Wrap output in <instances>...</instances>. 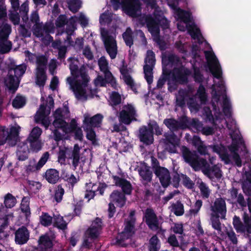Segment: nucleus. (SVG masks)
Wrapping results in <instances>:
<instances>
[{"mask_svg":"<svg viewBox=\"0 0 251 251\" xmlns=\"http://www.w3.org/2000/svg\"><path fill=\"white\" fill-rule=\"evenodd\" d=\"M86 66L89 67L88 65H83L79 69L77 65L74 63H71L69 66L72 77H68L67 82L79 100H86L88 97L85 88L87 86L90 77L86 74Z\"/></svg>","mask_w":251,"mask_h":251,"instance_id":"f257e3e1","label":"nucleus"},{"mask_svg":"<svg viewBox=\"0 0 251 251\" xmlns=\"http://www.w3.org/2000/svg\"><path fill=\"white\" fill-rule=\"evenodd\" d=\"M145 22L149 31L152 36L158 39L157 44L161 50L165 49L166 43L164 41L160 39V27L163 30L170 28V21L165 17L161 11L155 10L153 13V17L148 15L145 18Z\"/></svg>","mask_w":251,"mask_h":251,"instance_id":"f03ea898","label":"nucleus"},{"mask_svg":"<svg viewBox=\"0 0 251 251\" xmlns=\"http://www.w3.org/2000/svg\"><path fill=\"white\" fill-rule=\"evenodd\" d=\"M27 65L24 63L19 65L11 64L8 67V73L4 77L3 80L5 85L12 91V92L17 89L21 77L25 73Z\"/></svg>","mask_w":251,"mask_h":251,"instance_id":"7ed1b4c3","label":"nucleus"},{"mask_svg":"<svg viewBox=\"0 0 251 251\" xmlns=\"http://www.w3.org/2000/svg\"><path fill=\"white\" fill-rule=\"evenodd\" d=\"M98 65L100 71L104 74V77L98 75L95 78V86L106 87L107 84H110L114 89L117 90L118 83L108 68V62L105 56H102L98 60Z\"/></svg>","mask_w":251,"mask_h":251,"instance_id":"20e7f679","label":"nucleus"},{"mask_svg":"<svg viewBox=\"0 0 251 251\" xmlns=\"http://www.w3.org/2000/svg\"><path fill=\"white\" fill-rule=\"evenodd\" d=\"M182 156L185 162L189 164L195 171L199 170L202 167H206L208 164L206 160L200 158L196 151H191L185 146L181 149Z\"/></svg>","mask_w":251,"mask_h":251,"instance_id":"39448f33","label":"nucleus"},{"mask_svg":"<svg viewBox=\"0 0 251 251\" xmlns=\"http://www.w3.org/2000/svg\"><path fill=\"white\" fill-rule=\"evenodd\" d=\"M113 9L118 10L121 5L129 16L136 17L138 12H141V3L139 0H111Z\"/></svg>","mask_w":251,"mask_h":251,"instance_id":"423d86ee","label":"nucleus"},{"mask_svg":"<svg viewBox=\"0 0 251 251\" xmlns=\"http://www.w3.org/2000/svg\"><path fill=\"white\" fill-rule=\"evenodd\" d=\"M54 106V100L51 97L49 96L46 104H41L38 111L35 115L34 118L36 123H41L46 128L50 124V121L48 117L50 113V110Z\"/></svg>","mask_w":251,"mask_h":251,"instance_id":"0eeeda50","label":"nucleus"},{"mask_svg":"<svg viewBox=\"0 0 251 251\" xmlns=\"http://www.w3.org/2000/svg\"><path fill=\"white\" fill-rule=\"evenodd\" d=\"M80 148L75 144L73 150L64 147L60 149L58 154V161L61 164H64L66 158L73 160L72 164L75 169L78 165L80 160Z\"/></svg>","mask_w":251,"mask_h":251,"instance_id":"6e6552de","label":"nucleus"},{"mask_svg":"<svg viewBox=\"0 0 251 251\" xmlns=\"http://www.w3.org/2000/svg\"><path fill=\"white\" fill-rule=\"evenodd\" d=\"M100 36L106 52L111 59L115 58L118 51L116 36L110 35L105 28H100Z\"/></svg>","mask_w":251,"mask_h":251,"instance_id":"1a4fd4ad","label":"nucleus"},{"mask_svg":"<svg viewBox=\"0 0 251 251\" xmlns=\"http://www.w3.org/2000/svg\"><path fill=\"white\" fill-rule=\"evenodd\" d=\"M11 32V27L7 22L0 24V53L1 54L9 52L12 49V43L8 40Z\"/></svg>","mask_w":251,"mask_h":251,"instance_id":"9d476101","label":"nucleus"},{"mask_svg":"<svg viewBox=\"0 0 251 251\" xmlns=\"http://www.w3.org/2000/svg\"><path fill=\"white\" fill-rule=\"evenodd\" d=\"M54 24L51 22H47L44 24L41 22L38 25H33L32 28L33 34L37 38H41L42 41L45 39L52 40L53 38L50 34L54 32Z\"/></svg>","mask_w":251,"mask_h":251,"instance_id":"9b49d317","label":"nucleus"},{"mask_svg":"<svg viewBox=\"0 0 251 251\" xmlns=\"http://www.w3.org/2000/svg\"><path fill=\"white\" fill-rule=\"evenodd\" d=\"M19 128L12 126L9 130L4 126H0V145L7 141L9 145L15 146L18 140Z\"/></svg>","mask_w":251,"mask_h":251,"instance_id":"f8f14e48","label":"nucleus"},{"mask_svg":"<svg viewBox=\"0 0 251 251\" xmlns=\"http://www.w3.org/2000/svg\"><path fill=\"white\" fill-rule=\"evenodd\" d=\"M156 59L154 52L152 50H148L145 59V64L143 70L146 79L149 85L153 82V69L155 64Z\"/></svg>","mask_w":251,"mask_h":251,"instance_id":"ddd939ff","label":"nucleus"},{"mask_svg":"<svg viewBox=\"0 0 251 251\" xmlns=\"http://www.w3.org/2000/svg\"><path fill=\"white\" fill-rule=\"evenodd\" d=\"M244 224L239 217L235 215L233 218V225L237 233H245L247 232L249 236H251V217L244 212L243 216Z\"/></svg>","mask_w":251,"mask_h":251,"instance_id":"4468645a","label":"nucleus"},{"mask_svg":"<svg viewBox=\"0 0 251 251\" xmlns=\"http://www.w3.org/2000/svg\"><path fill=\"white\" fill-rule=\"evenodd\" d=\"M152 160L154 164L157 163V165H159L157 159H152ZM153 168L154 169V173L156 177L159 178L162 186L164 188L168 187L171 182V177L169 171L165 167L159 165L155 166L154 165Z\"/></svg>","mask_w":251,"mask_h":251,"instance_id":"2eb2a0df","label":"nucleus"},{"mask_svg":"<svg viewBox=\"0 0 251 251\" xmlns=\"http://www.w3.org/2000/svg\"><path fill=\"white\" fill-rule=\"evenodd\" d=\"M191 74L189 69L182 66L175 67L172 72V78L174 81L179 84H185L188 82V76Z\"/></svg>","mask_w":251,"mask_h":251,"instance_id":"dca6fc26","label":"nucleus"},{"mask_svg":"<svg viewBox=\"0 0 251 251\" xmlns=\"http://www.w3.org/2000/svg\"><path fill=\"white\" fill-rule=\"evenodd\" d=\"M204 54L207 61H211L213 64V66L209 64V68L211 73L214 77L220 79L222 75V70L215 54L213 51H205Z\"/></svg>","mask_w":251,"mask_h":251,"instance_id":"f3484780","label":"nucleus"},{"mask_svg":"<svg viewBox=\"0 0 251 251\" xmlns=\"http://www.w3.org/2000/svg\"><path fill=\"white\" fill-rule=\"evenodd\" d=\"M136 111L134 107L130 104L123 106L122 110L119 113L120 122L126 125H129L132 121H136L135 118Z\"/></svg>","mask_w":251,"mask_h":251,"instance_id":"a211bd4d","label":"nucleus"},{"mask_svg":"<svg viewBox=\"0 0 251 251\" xmlns=\"http://www.w3.org/2000/svg\"><path fill=\"white\" fill-rule=\"evenodd\" d=\"M163 139V143L166 146V150L171 153L177 152L176 148L179 146L180 140L174 132H165Z\"/></svg>","mask_w":251,"mask_h":251,"instance_id":"6ab92c4d","label":"nucleus"},{"mask_svg":"<svg viewBox=\"0 0 251 251\" xmlns=\"http://www.w3.org/2000/svg\"><path fill=\"white\" fill-rule=\"evenodd\" d=\"M144 219L149 229L151 230H157L159 228V222L154 210L151 208H147L144 214Z\"/></svg>","mask_w":251,"mask_h":251,"instance_id":"aec40b11","label":"nucleus"},{"mask_svg":"<svg viewBox=\"0 0 251 251\" xmlns=\"http://www.w3.org/2000/svg\"><path fill=\"white\" fill-rule=\"evenodd\" d=\"M210 208L212 212L211 214L218 215L221 216V219H225L227 210L226 202L223 198H216Z\"/></svg>","mask_w":251,"mask_h":251,"instance_id":"412c9836","label":"nucleus"},{"mask_svg":"<svg viewBox=\"0 0 251 251\" xmlns=\"http://www.w3.org/2000/svg\"><path fill=\"white\" fill-rule=\"evenodd\" d=\"M84 129L86 132V137L94 144V116L86 113L84 115Z\"/></svg>","mask_w":251,"mask_h":251,"instance_id":"4be33fe9","label":"nucleus"},{"mask_svg":"<svg viewBox=\"0 0 251 251\" xmlns=\"http://www.w3.org/2000/svg\"><path fill=\"white\" fill-rule=\"evenodd\" d=\"M112 177L115 185L121 188L123 193L127 195L131 194L133 188L129 181L117 176H112Z\"/></svg>","mask_w":251,"mask_h":251,"instance_id":"5701e85b","label":"nucleus"},{"mask_svg":"<svg viewBox=\"0 0 251 251\" xmlns=\"http://www.w3.org/2000/svg\"><path fill=\"white\" fill-rule=\"evenodd\" d=\"M138 173L141 178L142 183L144 186H146L152 181V171L146 163H144L143 165L139 168Z\"/></svg>","mask_w":251,"mask_h":251,"instance_id":"b1692460","label":"nucleus"},{"mask_svg":"<svg viewBox=\"0 0 251 251\" xmlns=\"http://www.w3.org/2000/svg\"><path fill=\"white\" fill-rule=\"evenodd\" d=\"M29 239V232L25 226L19 228L15 232V241L17 244H25L27 243Z\"/></svg>","mask_w":251,"mask_h":251,"instance_id":"393cba45","label":"nucleus"},{"mask_svg":"<svg viewBox=\"0 0 251 251\" xmlns=\"http://www.w3.org/2000/svg\"><path fill=\"white\" fill-rule=\"evenodd\" d=\"M126 195L119 190H114L110 195V201L120 208L125 206L126 201Z\"/></svg>","mask_w":251,"mask_h":251,"instance_id":"a878e982","label":"nucleus"},{"mask_svg":"<svg viewBox=\"0 0 251 251\" xmlns=\"http://www.w3.org/2000/svg\"><path fill=\"white\" fill-rule=\"evenodd\" d=\"M152 129L143 126L139 129V138L144 144L149 145L153 142Z\"/></svg>","mask_w":251,"mask_h":251,"instance_id":"bb28decb","label":"nucleus"},{"mask_svg":"<svg viewBox=\"0 0 251 251\" xmlns=\"http://www.w3.org/2000/svg\"><path fill=\"white\" fill-rule=\"evenodd\" d=\"M164 124L170 130V132L176 131L180 129H184L186 125L184 121H178L174 118L165 119Z\"/></svg>","mask_w":251,"mask_h":251,"instance_id":"cd10ccee","label":"nucleus"},{"mask_svg":"<svg viewBox=\"0 0 251 251\" xmlns=\"http://www.w3.org/2000/svg\"><path fill=\"white\" fill-rule=\"evenodd\" d=\"M63 110L59 108L53 113L54 121L53 125L55 128H61L65 130V128L68 126V124L64 120V116L62 114Z\"/></svg>","mask_w":251,"mask_h":251,"instance_id":"c85d7f7f","label":"nucleus"},{"mask_svg":"<svg viewBox=\"0 0 251 251\" xmlns=\"http://www.w3.org/2000/svg\"><path fill=\"white\" fill-rule=\"evenodd\" d=\"M38 249L40 251H47L53 246L52 240L47 234L41 235L38 241Z\"/></svg>","mask_w":251,"mask_h":251,"instance_id":"c756f323","label":"nucleus"},{"mask_svg":"<svg viewBox=\"0 0 251 251\" xmlns=\"http://www.w3.org/2000/svg\"><path fill=\"white\" fill-rule=\"evenodd\" d=\"M64 132L66 133L73 132L75 134L76 139L81 140L83 138V133L81 129L78 127L75 120H72L67 128H65Z\"/></svg>","mask_w":251,"mask_h":251,"instance_id":"7c9ffc66","label":"nucleus"},{"mask_svg":"<svg viewBox=\"0 0 251 251\" xmlns=\"http://www.w3.org/2000/svg\"><path fill=\"white\" fill-rule=\"evenodd\" d=\"M43 176L49 183L52 184L56 183L60 178L59 172L54 169H48Z\"/></svg>","mask_w":251,"mask_h":251,"instance_id":"2f4dec72","label":"nucleus"},{"mask_svg":"<svg viewBox=\"0 0 251 251\" xmlns=\"http://www.w3.org/2000/svg\"><path fill=\"white\" fill-rule=\"evenodd\" d=\"M9 217L11 216L0 212V238L1 239L6 238L9 235L8 232L5 231V229L7 227Z\"/></svg>","mask_w":251,"mask_h":251,"instance_id":"473e14b6","label":"nucleus"},{"mask_svg":"<svg viewBox=\"0 0 251 251\" xmlns=\"http://www.w3.org/2000/svg\"><path fill=\"white\" fill-rule=\"evenodd\" d=\"M29 152V149L25 142L19 143L16 152L18 160L24 161L28 157Z\"/></svg>","mask_w":251,"mask_h":251,"instance_id":"72a5a7b5","label":"nucleus"},{"mask_svg":"<svg viewBox=\"0 0 251 251\" xmlns=\"http://www.w3.org/2000/svg\"><path fill=\"white\" fill-rule=\"evenodd\" d=\"M132 237L131 235L123 230L121 232L118 233L113 244L120 247H126L127 244L125 243V241L130 239Z\"/></svg>","mask_w":251,"mask_h":251,"instance_id":"f704fd0d","label":"nucleus"},{"mask_svg":"<svg viewBox=\"0 0 251 251\" xmlns=\"http://www.w3.org/2000/svg\"><path fill=\"white\" fill-rule=\"evenodd\" d=\"M94 241V226H91L85 231L83 246L86 248L92 246Z\"/></svg>","mask_w":251,"mask_h":251,"instance_id":"c9c22d12","label":"nucleus"},{"mask_svg":"<svg viewBox=\"0 0 251 251\" xmlns=\"http://www.w3.org/2000/svg\"><path fill=\"white\" fill-rule=\"evenodd\" d=\"M49 153L45 152L37 163L35 165H29L27 167V170L30 172H35L40 170L47 162L49 158Z\"/></svg>","mask_w":251,"mask_h":251,"instance_id":"e433bc0d","label":"nucleus"},{"mask_svg":"<svg viewBox=\"0 0 251 251\" xmlns=\"http://www.w3.org/2000/svg\"><path fill=\"white\" fill-rule=\"evenodd\" d=\"M46 70H35V83L39 87H43L47 79Z\"/></svg>","mask_w":251,"mask_h":251,"instance_id":"4c0bfd02","label":"nucleus"},{"mask_svg":"<svg viewBox=\"0 0 251 251\" xmlns=\"http://www.w3.org/2000/svg\"><path fill=\"white\" fill-rule=\"evenodd\" d=\"M133 31L130 27H127L126 31L123 33L122 36L126 45L130 48L134 43Z\"/></svg>","mask_w":251,"mask_h":251,"instance_id":"58836bf2","label":"nucleus"},{"mask_svg":"<svg viewBox=\"0 0 251 251\" xmlns=\"http://www.w3.org/2000/svg\"><path fill=\"white\" fill-rule=\"evenodd\" d=\"M180 61L179 58L175 54H171L167 57H163L162 60V66L177 65Z\"/></svg>","mask_w":251,"mask_h":251,"instance_id":"ea45409f","label":"nucleus"},{"mask_svg":"<svg viewBox=\"0 0 251 251\" xmlns=\"http://www.w3.org/2000/svg\"><path fill=\"white\" fill-rule=\"evenodd\" d=\"M161 247L160 241L156 235H153L149 240V251H158Z\"/></svg>","mask_w":251,"mask_h":251,"instance_id":"a19ab883","label":"nucleus"},{"mask_svg":"<svg viewBox=\"0 0 251 251\" xmlns=\"http://www.w3.org/2000/svg\"><path fill=\"white\" fill-rule=\"evenodd\" d=\"M77 17L75 16L72 17L69 20L67 24V27L65 30V32L67 34L73 35L75 30L76 29V24Z\"/></svg>","mask_w":251,"mask_h":251,"instance_id":"79ce46f5","label":"nucleus"},{"mask_svg":"<svg viewBox=\"0 0 251 251\" xmlns=\"http://www.w3.org/2000/svg\"><path fill=\"white\" fill-rule=\"evenodd\" d=\"M188 32L191 36V38L194 40L197 39L200 44H202V42L200 41V39H203L200 28L194 26H191L188 29Z\"/></svg>","mask_w":251,"mask_h":251,"instance_id":"37998d69","label":"nucleus"},{"mask_svg":"<svg viewBox=\"0 0 251 251\" xmlns=\"http://www.w3.org/2000/svg\"><path fill=\"white\" fill-rule=\"evenodd\" d=\"M54 226L60 229L65 230L67 228V223L63 217L59 215L53 216Z\"/></svg>","mask_w":251,"mask_h":251,"instance_id":"c03bdc74","label":"nucleus"},{"mask_svg":"<svg viewBox=\"0 0 251 251\" xmlns=\"http://www.w3.org/2000/svg\"><path fill=\"white\" fill-rule=\"evenodd\" d=\"M172 211L177 216H180L184 213L183 204L180 201H177L176 203L172 204Z\"/></svg>","mask_w":251,"mask_h":251,"instance_id":"a18cd8bd","label":"nucleus"},{"mask_svg":"<svg viewBox=\"0 0 251 251\" xmlns=\"http://www.w3.org/2000/svg\"><path fill=\"white\" fill-rule=\"evenodd\" d=\"M26 141L29 144V150L32 152H37L42 148L43 143L41 140H26Z\"/></svg>","mask_w":251,"mask_h":251,"instance_id":"49530a36","label":"nucleus"},{"mask_svg":"<svg viewBox=\"0 0 251 251\" xmlns=\"http://www.w3.org/2000/svg\"><path fill=\"white\" fill-rule=\"evenodd\" d=\"M48 58L43 55H39L35 62L36 68L35 70H46Z\"/></svg>","mask_w":251,"mask_h":251,"instance_id":"de8ad7c7","label":"nucleus"},{"mask_svg":"<svg viewBox=\"0 0 251 251\" xmlns=\"http://www.w3.org/2000/svg\"><path fill=\"white\" fill-rule=\"evenodd\" d=\"M135 223L132 220H126L124 223L125 227L123 230L133 236L135 233Z\"/></svg>","mask_w":251,"mask_h":251,"instance_id":"09e8293b","label":"nucleus"},{"mask_svg":"<svg viewBox=\"0 0 251 251\" xmlns=\"http://www.w3.org/2000/svg\"><path fill=\"white\" fill-rule=\"evenodd\" d=\"M177 16L181 21L185 23H187L190 21V13L185 10L179 8H178L177 10Z\"/></svg>","mask_w":251,"mask_h":251,"instance_id":"8fccbe9b","label":"nucleus"},{"mask_svg":"<svg viewBox=\"0 0 251 251\" xmlns=\"http://www.w3.org/2000/svg\"><path fill=\"white\" fill-rule=\"evenodd\" d=\"M53 219L48 213H43L39 217L40 223L44 226H49L51 225Z\"/></svg>","mask_w":251,"mask_h":251,"instance_id":"3c124183","label":"nucleus"},{"mask_svg":"<svg viewBox=\"0 0 251 251\" xmlns=\"http://www.w3.org/2000/svg\"><path fill=\"white\" fill-rule=\"evenodd\" d=\"M29 198L27 197H25L23 198L21 209L22 212L25 213L26 217L30 215V210L29 208Z\"/></svg>","mask_w":251,"mask_h":251,"instance_id":"603ef678","label":"nucleus"},{"mask_svg":"<svg viewBox=\"0 0 251 251\" xmlns=\"http://www.w3.org/2000/svg\"><path fill=\"white\" fill-rule=\"evenodd\" d=\"M64 189L61 184L58 185L54 190V199L56 202H60L63 199L64 194Z\"/></svg>","mask_w":251,"mask_h":251,"instance_id":"864d4df0","label":"nucleus"},{"mask_svg":"<svg viewBox=\"0 0 251 251\" xmlns=\"http://www.w3.org/2000/svg\"><path fill=\"white\" fill-rule=\"evenodd\" d=\"M69 9L73 12H76L81 7L82 1L80 0H69L67 1Z\"/></svg>","mask_w":251,"mask_h":251,"instance_id":"5fc2aeb1","label":"nucleus"},{"mask_svg":"<svg viewBox=\"0 0 251 251\" xmlns=\"http://www.w3.org/2000/svg\"><path fill=\"white\" fill-rule=\"evenodd\" d=\"M112 21V14L111 13L104 12L100 17V23L102 25H109Z\"/></svg>","mask_w":251,"mask_h":251,"instance_id":"6e6d98bb","label":"nucleus"},{"mask_svg":"<svg viewBox=\"0 0 251 251\" xmlns=\"http://www.w3.org/2000/svg\"><path fill=\"white\" fill-rule=\"evenodd\" d=\"M42 133V129L38 127H34L31 131L26 140H41L40 136Z\"/></svg>","mask_w":251,"mask_h":251,"instance_id":"4d7b16f0","label":"nucleus"},{"mask_svg":"<svg viewBox=\"0 0 251 251\" xmlns=\"http://www.w3.org/2000/svg\"><path fill=\"white\" fill-rule=\"evenodd\" d=\"M7 10L4 0H0V24L7 22Z\"/></svg>","mask_w":251,"mask_h":251,"instance_id":"13d9d810","label":"nucleus"},{"mask_svg":"<svg viewBox=\"0 0 251 251\" xmlns=\"http://www.w3.org/2000/svg\"><path fill=\"white\" fill-rule=\"evenodd\" d=\"M16 203V198L11 194L8 193L5 196L4 203L7 208L13 207Z\"/></svg>","mask_w":251,"mask_h":251,"instance_id":"bf43d9fd","label":"nucleus"},{"mask_svg":"<svg viewBox=\"0 0 251 251\" xmlns=\"http://www.w3.org/2000/svg\"><path fill=\"white\" fill-rule=\"evenodd\" d=\"M220 216L215 214H211V221L212 227L217 230H221V223L219 218Z\"/></svg>","mask_w":251,"mask_h":251,"instance_id":"052dcab7","label":"nucleus"},{"mask_svg":"<svg viewBox=\"0 0 251 251\" xmlns=\"http://www.w3.org/2000/svg\"><path fill=\"white\" fill-rule=\"evenodd\" d=\"M19 11L21 15L22 16V19L24 21L28 19L27 13L28 12V4L27 1L24 2L21 6H19Z\"/></svg>","mask_w":251,"mask_h":251,"instance_id":"680f3d73","label":"nucleus"},{"mask_svg":"<svg viewBox=\"0 0 251 251\" xmlns=\"http://www.w3.org/2000/svg\"><path fill=\"white\" fill-rule=\"evenodd\" d=\"M110 98L111 101V105L112 106H117L121 102V96L117 92H112Z\"/></svg>","mask_w":251,"mask_h":251,"instance_id":"e2e57ef3","label":"nucleus"},{"mask_svg":"<svg viewBox=\"0 0 251 251\" xmlns=\"http://www.w3.org/2000/svg\"><path fill=\"white\" fill-rule=\"evenodd\" d=\"M25 103V99L21 96H17L13 100L12 105L16 108L22 107Z\"/></svg>","mask_w":251,"mask_h":251,"instance_id":"0e129e2a","label":"nucleus"},{"mask_svg":"<svg viewBox=\"0 0 251 251\" xmlns=\"http://www.w3.org/2000/svg\"><path fill=\"white\" fill-rule=\"evenodd\" d=\"M201 194L203 199H208L209 197L210 190L205 183L202 182L199 186Z\"/></svg>","mask_w":251,"mask_h":251,"instance_id":"69168bd1","label":"nucleus"},{"mask_svg":"<svg viewBox=\"0 0 251 251\" xmlns=\"http://www.w3.org/2000/svg\"><path fill=\"white\" fill-rule=\"evenodd\" d=\"M239 149V138H234L232 139V144L228 147V150L230 151L231 155L235 153H238Z\"/></svg>","mask_w":251,"mask_h":251,"instance_id":"338daca9","label":"nucleus"},{"mask_svg":"<svg viewBox=\"0 0 251 251\" xmlns=\"http://www.w3.org/2000/svg\"><path fill=\"white\" fill-rule=\"evenodd\" d=\"M68 22L69 20L65 15H60L56 19L55 24L57 27L60 28L67 25Z\"/></svg>","mask_w":251,"mask_h":251,"instance_id":"774afa93","label":"nucleus"}]
</instances>
